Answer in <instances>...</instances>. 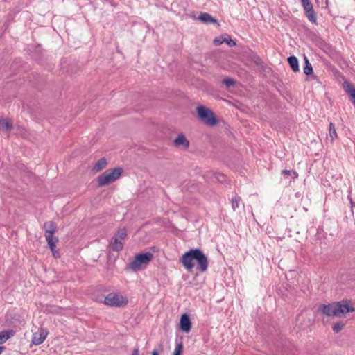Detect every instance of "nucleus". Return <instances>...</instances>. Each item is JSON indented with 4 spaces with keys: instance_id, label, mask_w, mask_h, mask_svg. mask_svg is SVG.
<instances>
[{
    "instance_id": "nucleus-1",
    "label": "nucleus",
    "mask_w": 355,
    "mask_h": 355,
    "mask_svg": "<svg viewBox=\"0 0 355 355\" xmlns=\"http://www.w3.org/2000/svg\"><path fill=\"white\" fill-rule=\"evenodd\" d=\"M180 261L188 271H191L194 268V261L197 262V268L201 272H205L209 265L207 257L199 249H192L182 255Z\"/></svg>"
},
{
    "instance_id": "nucleus-2",
    "label": "nucleus",
    "mask_w": 355,
    "mask_h": 355,
    "mask_svg": "<svg viewBox=\"0 0 355 355\" xmlns=\"http://www.w3.org/2000/svg\"><path fill=\"white\" fill-rule=\"evenodd\" d=\"M318 310L327 316H341L349 312L355 311V304L349 300L339 302L322 304Z\"/></svg>"
},
{
    "instance_id": "nucleus-3",
    "label": "nucleus",
    "mask_w": 355,
    "mask_h": 355,
    "mask_svg": "<svg viewBox=\"0 0 355 355\" xmlns=\"http://www.w3.org/2000/svg\"><path fill=\"white\" fill-rule=\"evenodd\" d=\"M122 173L121 168H115L111 171H106L98 177L99 186H105L118 180Z\"/></svg>"
},
{
    "instance_id": "nucleus-4",
    "label": "nucleus",
    "mask_w": 355,
    "mask_h": 355,
    "mask_svg": "<svg viewBox=\"0 0 355 355\" xmlns=\"http://www.w3.org/2000/svg\"><path fill=\"white\" fill-rule=\"evenodd\" d=\"M153 257V254L149 252L137 254L132 261L129 263V268L135 271L139 270L150 263Z\"/></svg>"
},
{
    "instance_id": "nucleus-5",
    "label": "nucleus",
    "mask_w": 355,
    "mask_h": 355,
    "mask_svg": "<svg viewBox=\"0 0 355 355\" xmlns=\"http://www.w3.org/2000/svg\"><path fill=\"white\" fill-rule=\"evenodd\" d=\"M198 118L205 124L214 126L217 123V119L214 112L205 106H198L196 108Z\"/></svg>"
},
{
    "instance_id": "nucleus-6",
    "label": "nucleus",
    "mask_w": 355,
    "mask_h": 355,
    "mask_svg": "<svg viewBox=\"0 0 355 355\" xmlns=\"http://www.w3.org/2000/svg\"><path fill=\"white\" fill-rule=\"evenodd\" d=\"M104 304L112 307H121L128 304V299L119 293H109L104 299Z\"/></svg>"
},
{
    "instance_id": "nucleus-7",
    "label": "nucleus",
    "mask_w": 355,
    "mask_h": 355,
    "mask_svg": "<svg viewBox=\"0 0 355 355\" xmlns=\"http://www.w3.org/2000/svg\"><path fill=\"white\" fill-rule=\"evenodd\" d=\"M173 143L178 148L182 149H187L189 146V141L183 133L178 135L177 137L174 139Z\"/></svg>"
},
{
    "instance_id": "nucleus-8",
    "label": "nucleus",
    "mask_w": 355,
    "mask_h": 355,
    "mask_svg": "<svg viewBox=\"0 0 355 355\" xmlns=\"http://www.w3.org/2000/svg\"><path fill=\"white\" fill-rule=\"evenodd\" d=\"M46 336L47 331L44 329H41L38 331L33 334L32 343L35 345H39L45 340Z\"/></svg>"
},
{
    "instance_id": "nucleus-9",
    "label": "nucleus",
    "mask_w": 355,
    "mask_h": 355,
    "mask_svg": "<svg viewBox=\"0 0 355 355\" xmlns=\"http://www.w3.org/2000/svg\"><path fill=\"white\" fill-rule=\"evenodd\" d=\"M12 123L8 118H0V131L9 136L10 131L12 129Z\"/></svg>"
},
{
    "instance_id": "nucleus-10",
    "label": "nucleus",
    "mask_w": 355,
    "mask_h": 355,
    "mask_svg": "<svg viewBox=\"0 0 355 355\" xmlns=\"http://www.w3.org/2000/svg\"><path fill=\"white\" fill-rule=\"evenodd\" d=\"M180 328L183 332L188 333L190 331L191 328V323L188 315L183 314L181 316L180 320Z\"/></svg>"
},
{
    "instance_id": "nucleus-11",
    "label": "nucleus",
    "mask_w": 355,
    "mask_h": 355,
    "mask_svg": "<svg viewBox=\"0 0 355 355\" xmlns=\"http://www.w3.org/2000/svg\"><path fill=\"white\" fill-rule=\"evenodd\" d=\"M46 240L47 241V243L52 252L53 256L55 258H58L60 257L59 252L55 250L56 243L58 241L57 238H53V236H45Z\"/></svg>"
},
{
    "instance_id": "nucleus-12",
    "label": "nucleus",
    "mask_w": 355,
    "mask_h": 355,
    "mask_svg": "<svg viewBox=\"0 0 355 355\" xmlns=\"http://www.w3.org/2000/svg\"><path fill=\"white\" fill-rule=\"evenodd\" d=\"M44 228L45 230V236H53L56 230V225L52 221L46 222L44 225Z\"/></svg>"
},
{
    "instance_id": "nucleus-13",
    "label": "nucleus",
    "mask_w": 355,
    "mask_h": 355,
    "mask_svg": "<svg viewBox=\"0 0 355 355\" xmlns=\"http://www.w3.org/2000/svg\"><path fill=\"white\" fill-rule=\"evenodd\" d=\"M15 331L8 330L0 332V344L6 343L9 338L15 335Z\"/></svg>"
},
{
    "instance_id": "nucleus-14",
    "label": "nucleus",
    "mask_w": 355,
    "mask_h": 355,
    "mask_svg": "<svg viewBox=\"0 0 355 355\" xmlns=\"http://www.w3.org/2000/svg\"><path fill=\"white\" fill-rule=\"evenodd\" d=\"M345 91L349 95L352 100V103L355 105V88L348 83H344Z\"/></svg>"
},
{
    "instance_id": "nucleus-15",
    "label": "nucleus",
    "mask_w": 355,
    "mask_h": 355,
    "mask_svg": "<svg viewBox=\"0 0 355 355\" xmlns=\"http://www.w3.org/2000/svg\"><path fill=\"white\" fill-rule=\"evenodd\" d=\"M112 249L114 251H120L123 249V243L122 240L114 237V240L110 243Z\"/></svg>"
},
{
    "instance_id": "nucleus-16",
    "label": "nucleus",
    "mask_w": 355,
    "mask_h": 355,
    "mask_svg": "<svg viewBox=\"0 0 355 355\" xmlns=\"http://www.w3.org/2000/svg\"><path fill=\"white\" fill-rule=\"evenodd\" d=\"M107 166V160L105 158L100 159L94 165L93 168V171L94 172H98L103 168H105Z\"/></svg>"
},
{
    "instance_id": "nucleus-17",
    "label": "nucleus",
    "mask_w": 355,
    "mask_h": 355,
    "mask_svg": "<svg viewBox=\"0 0 355 355\" xmlns=\"http://www.w3.org/2000/svg\"><path fill=\"white\" fill-rule=\"evenodd\" d=\"M199 19L205 24L216 23V20L208 13H202L199 16Z\"/></svg>"
},
{
    "instance_id": "nucleus-18",
    "label": "nucleus",
    "mask_w": 355,
    "mask_h": 355,
    "mask_svg": "<svg viewBox=\"0 0 355 355\" xmlns=\"http://www.w3.org/2000/svg\"><path fill=\"white\" fill-rule=\"evenodd\" d=\"M288 62L291 67V69L295 71H298L300 70L299 69V64H298V60L295 56H290L288 58Z\"/></svg>"
},
{
    "instance_id": "nucleus-19",
    "label": "nucleus",
    "mask_w": 355,
    "mask_h": 355,
    "mask_svg": "<svg viewBox=\"0 0 355 355\" xmlns=\"http://www.w3.org/2000/svg\"><path fill=\"white\" fill-rule=\"evenodd\" d=\"M337 137L338 135L334 125L332 123H330L327 139H330L331 141H334Z\"/></svg>"
},
{
    "instance_id": "nucleus-20",
    "label": "nucleus",
    "mask_w": 355,
    "mask_h": 355,
    "mask_svg": "<svg viewBox=\"0 0 355 355\" xmlns=\"http://www.w3.org/2000/svg\"><path fill=\"white\" fill-rule=\"evenodd\" d=\"M306 17L313 24H317V16L313 9L304 12Z\"/></svg>"
},
{
    "instance_id": "nucleus-21",
    "label": "nucleus",
    "mask_w": 355,
    "mask_h": 355,
    "mask_svg": "<svg viewBox=\"0 0 355 355\" xmlns=\"http://www.w3.org/2000/svg\"><path fill=\"white\" fill-rule=\"evenodd\" d=\"M305 66L304 67V73L306 75H310L313 72V68H312V66L311 64V63L309 62V60L307 59V58H305Z\"/></svg>"
},
{
    "instance_id": "nucleus-22",
    "label": "nucleus",
    "mask_w": 355,
    "mask_h": 355,
    "mask_svg": "<svg viewBox=\"0 0 355 355\" xmlns=\"http://www.w3.org/2000/svg\"><path fill=\"white\" fill-rule=\"evenodd\" d=\"M301 1L304 12L313 9V5L310 0H301Z\"/></svg>"
},
{
    "instance_id": "nucleus-23",
    "label": "nucleus",
    "mask_w": 355,
    "mask_h": 355,
    "mask_svg": "<svg viewBox=\"0 0 355 355\" xmlns=\"http://www.w3.org/2000/svg\"><path fill=\"white\" fill-rule=\"evenodd\" d=\"M184 349V345L182 342L177 343L173 352V355H182Z\"/></svg>"
},
{
    "instance_id": "nucleus-24",
    "label": "nucleus",
    "mask_w": 355,
    "mask_h": 355,
    "mask_svg": "<svg viewBox=\"0 0 355 355\" xmlns=\"http://www.w3.org/2000/svg\"><path fill=\"white\" fill-rule=\"evenodd\" d=\"M241 201V198L238 196H235L232 199V207L234 210L239 207V202Z\"/></svg>"
},
{
    "instance_id": "nucleus-25",
    "label": "nucleus",
    "mask_w": 355,
    "mask_h": 355,
    "mask_svg": "<svg viewBox=\"0 0 355 355\" xmlns=\"http://www.w3.org/2000/svg\"><path fill=\"white\" fill-rule=\"evenodd\" d=\"M127 236V231L125 228L120 229L116 234V238H118L119 239L123 240Z\"/></svg>"
},
{
    "instance_id": "nucleus-26",
    "label": "nucleus",
    "mask_w": 355,
    "mask_h": 355,
    "mask_svg": "<svg viewBox=\"0 0 355 355\" xmlns=\"http://www.w3.org/2000/svg\"><path fill=\"white\" fill-rule=\"evenodd\" d=\"M344 324L342 322H338L333 325V330L334 332L338 333L339 332L343 327Z\"/></svg>"
},
{
    "instance_id": "nucleus-27",
    "label": "nucleus",
    "mask_w": 355,
    "mask_h": 355,
    "mask_svg": "<svg viewBox=\"0 0 355 355\" xmlns=\"http://www.w3.org/2000/svg\"><path fill=\"white\" fill-rule=\"evenodd\" d=\"M226 40V37H223L222 36L220 37H216L214 40V43L217 45V46H219V45H221L222 44H223Z\"/></svg>"
},
{
    "instance_id": "nucleus-28",
    "label": "nucleus",
    "mask_w": 355,
    "mask_h": 355,
    "mask_svg": "<svg viewBox=\"0 0 355 355\" xmlns=\"http://www.w3.org/2000/svg\"><path fill=\"white\" fill-rule=\"evenodd\" d=\"M282 173L286 175H291L293 178H296L297 177V173L293 171L284 170Z\"/></svg>"
},
{
    "instance_id": "nucleus-29",
    "label": "nucleus",
    "mask_w": 355,
    "mask_h": 355,
    "mask_svg": "<svg viewBox=\"0 0 355 355\" xmlns=\"http://www.w3.org/2000/svg\"><path fill=\"white\" fill-rule=\"evenodd\" d=\"M225 42L230 46H234L236 45V42L230 38H226Z\"/></svg>"
},
{
    "instance_id": "nucleus-30",
    "label": "nucleus",
    "mask_w": 355,
    "mask_h": 355,
    "mask_svg": "<svg viewBox=\"0 0 355 355\" xmlns=\"http://www.w3.org/2000/svg\"><path fill=\"white\" fill-rule=\"evenodd\" d=\"M223 83L227 86V87H230L232 85H233L234 84V81L232 79H225L223 80Z\"/></svg>"
},
{
    "instance_id": "nucleus-31",
    "label": "nucleus",
    "mask_w": 355,
    "mask_h": 355,
    "mask_svg": "<svg viewBox=\"0 0 355 355\" xmlns=\"http://www.w3.org/2000/svg\"><path fill=\"white\" fill-rule=\"evenodd\" d=\"M132 355H139V349L138 348L134 349Z\"/></svg>"
},
{
    "instance_id": "nucleus-32",
    "label": "nucleus",
    "mask_w": 355,
    "mask_h": 355,
    "mask_svg": "<svg viewBox=\"0 0 355 355\" xmlns=\"http://www.w3.org/2000/svg\"><path fill=\"white\" fill-rule=\"evenodd\" d=\"M152 355H159V352L156 349H154L152 352Z\"/></svg>"
},
{
    "instance_id": "nucleus-33",
    "label": "nucleus",
    "mask_w": 355,
    "mask_h": 355,
    "mask_svg": "<svg viewBox=\"0 0 355 355\" xmlns=\"http://www.w3.org/2000/svg\"><path fill=\"white\" fill-rule=\"evenodd\" d=\"M3 350V347H0V354L2 353Z\"/></svg>"
}]
</instances>
